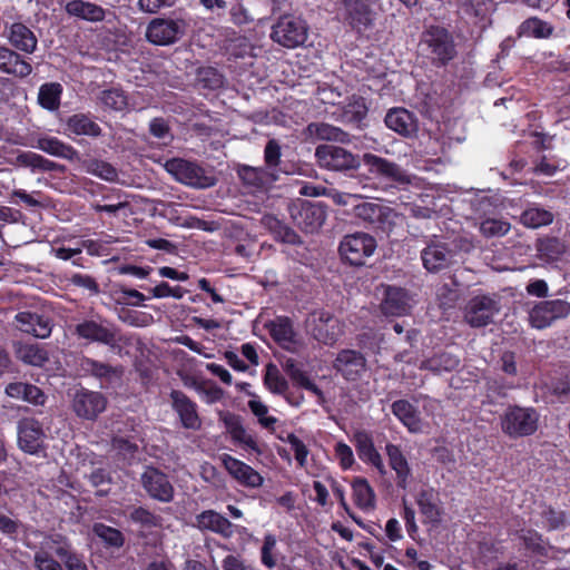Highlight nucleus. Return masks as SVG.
<instances>
[{
  "label": "nucleus",
  "mask_w": 570,
  "mask_h": 570,
  "mask_svg": "<svg viewBox=\"0 0 570 570\" xmlns=\"http://www.w3.org/2000/svg\"><path fill=\"white\" fill-rule=\"evenodd\" d=\"M248 407L252 413L258 419L259 424L265 429H273L277 419L268 415V407L259 400H249Z\"/></svg>",
  "instance_id": "obj_61"
},
{
  "label": "nucleus",
  "mask_w": 570,
  "mask_h": 570,
  "mask_svg": "<svg viewBox=\"0 0 570 570\" xmlns=\"http://www.w3.org/2000/svg\"><path fill=\"white\" fill-rule=\"evenodd\" d=\"M391 410L409 432H424L425 423L423 422L419 410L407 400L394 401L391 405Z\"/></svg>",
  "instance_id": "obj_27"
},
{
  "label": "nucleus",
  "mask_w": 570,
  "mask_h": 570,
  "mask_svg": "<svg viewBox=\"0 0 570 570\" xmlns=\"http://www.w3.org/2000/svg\"><path fill=\"white\" fill-rule=\"evenodd\" d=\"M313 336L324 344H332L338 335V322L330 313L314 312L308 318Z\"/></svg>",
  "instance_id": "obj_22"
},
{
  "label": "nucleus",
  "mask_w": 570,
  "mask_h": 570,
  "mask_svg": "<svg viewBox=\"0 0 570 570\" xmlns=\"http://www.w3.org/2000/svg\"><path fill=\"white\" fill-rule=\"evenodd\" d=\"M570 315V302L563 298L546 299L534 303L528 311L531 327L544 330Z\"/></svg>",
  "instance_id": "obj_5"
},
{
  "label": "nucleus",
  "mask_w": 570,
  "mask_h": 570,
  "mask_svg": "<svg viewBox=\"0 0 570 570\" xmlns=\"http://www.w3.org/2000/svg\"><path fill=\"white\" fill-rule=\"evenodd\" d=\"M65 9L68 14L90 22H100L106 17V10L102 7L83 0L68 1Z\"/></svg>",
  "instance_id": "obj_36"
},
{
  "label": "nucleus",
  "mask_w": 570,
  "mask_h": 570,
  "mask_svg": "<svg viewBox=\"0 0 570 570\" xmlns=\"http://www.w3.org/2000/svg\"><path fill=\"white\" fill-rule=\"evenodd\" d=\"M352 488L354 502L360 509L364 511L374 509L375 494L373 489L365 479L354 480Z\"/></svg>",
  "instance_id": "obj_45"
},
{
  "label": "nucleus",
  "mask_w": 570,
  "mask_h": 570,
  "mask_svg": "<svg viewBox=\"0 0 570 570\" xmlns=\"http://www.w3.org/2000/svg\"><path fill=\"white\" fill-rule=\"evenodd\" d=\"M333 367L341 373L345 380L356 381L366 370V360L360 352L343 350L337 354Z\"/></svg>",
  "instance_id": "obj_19"
},
{
  "label": "nucleus",
  "mask_w": 570,
  "mask_h": 570,
  "mask_svg": "<svg viewBox=\"0 0 570 570\" xmlns=\"http://www.w3.org/2000/svg\"><path fill=\"white\" fill-rule=\"evenodd\" d=\"M220 460L230 476L240 485L249 489H257L263 485L264 478L247 463L226 453L220 456Z\"/></svg>",
  "instance_id": "obj_16"
},
{
  "label": "nucleus",
  "mask_w": 570,
  "mask_h": 570,
  "mask_svg": "<svg viewBox=\"0 0 570 570\" xmlns=\"http://www.w3.org/2000/svg\"><path fill=\"white\" fill-rule=\"evenodd\" d=\"M363 161L368 167L370 173L390 179L399 186L412 183V177L393 161L374 154H364Z\"/></svg>",
  "instance_id": "obj_14"
},
{
  "label": "nucleus",
  "mask_w": 570,
  "mask_h": 570,
  "mask_svg": "<svg viewBox=\"0 0 570 570\" xmlns=\"http://www.w3.org/2000/svg\"><path fill=\"white\" fill-rule=\"evenodd\" d=\"M286 442L291 445L298 466L305 468L307 464V456L309 454V450L307 449V446L294 433H289L287 435Z\"/></svg>",
  "instance_id": "obj_63"
},
{
  "label": "nucleus",
  "mask_w": 570,
  "mask_h": 570,
  "mask_svg": "<svg viewBox=\"0 0 570 570\" xmlns=\"http://www.w3.org/2000/svg\"><path fill=\"white\" fill-rule=\"evenodd\" d=\"M268 328L271 336L285 348L295 343V333L287 317H277L271 322Z\"/></svg>",
  "instance_id": "obj_41"
},
{
  "label": "nucleus",
  "mask_w": 570,
  "mask_h": 570,
  "mask_svg": "<svg viewBox=\"0 0 570 570\" xmlns=\"http://www.w3.org/2000/svg\"><path fill=\"white\" fill-rule=\"evenodd\" d=\"M92 530L97 537L111 547L119 548L124 544L125 539L122 533L115 528L104 523H96Z\"/></svg>",
  "instance_id": "obj_57"
},
{
  "label": "nucleus",
  "mask_w": 570,
  "mask_h": 570,
  "mask_svg": "<svg viewBox=\"0 0 570 570\" xmlns=\"http://www.w3.org/2000/svg\"><path fill=\"white\" fill-rule=\"evenodd\" d=\"M315 157L320 166L328 170L345 171L356 169L360 166L356 155L335 145L318 146L315 150Z\"/></svg>",
  "instance_id": "obj_10"
},
{
  "label": "nucleus",
  "mask_w": 570,
  "mask_h": 570,
  "mask_svg": "<svg viewBox=\"0 0 570 570\" xmlns=\"http://www.w3.org/2000/svg\"><path fill=\"white\" fill-rule=\"evenodd\" d=\"M419 49L422 57L436 68L448 66L458 56L453 33L442 26L428 27L421 35Z\"/></svg>",
  "instance_id": "obj_1"
},
{
  "label": "nucleus",
  "mask_w": 570,
  "mask_h": 570,
  "mask_svg": "<svg viewBox=\"0 0 570 570\" xmlns=\"http://www.w3.org/2000/svg\"><path fill=\"white\" fill-rule=\"evenodd\" d=\"M308 132L322 140H334L344 142L347 140V134L338 127L326 122H312L307 127Z\"/></svg>",
  "instance_id": "obj_50"
},
{
  "label": "nucleus",
  "mask_w": 570,
  "mask_h": 570,
  "mask_svg": "<svg viewBox=\"0 0 570 570\" xmlns=\"http://www.w3.org/2000/svg\"><path fill=\"white\" fill-rule=\"evenodd\" d=\"M460 364V360L448 352H442L433 355L432 357L421 363V368L429 370L434 373H441L443 371L450 372L455 370Z\"/></svg>",
  "instance_id": "obj_46"
},
{
  "label": "nucleus",
  "mask_w": 570,
  "mask_h": 570,
  "mask_svg": "<svg viewBox=\"0 0 570 570\" xmlns=\"http://www.w3.org/2000/svg\"><path fill=\"white\" fill-rule=\"evenodd\" d=\"M384 122L387 128L404 137H411L417 131V119L412 112L402 107L390 109Z\"/></svg>",
  "instance_id": "obj_25"
},
{
  "label": "nucleus",
  "mask_w": 570,
  "mask_h": 570,
  "mask_svg": "<svg viewBox=\"0 0 570 570\" xmlns=\"http://www.w3.org/2000/svg\"><path fill=\"white\" fill-rule=\"evenodd\" d=\"M36 148L42 150L43 153L67 159L70 161L79 159V153L71 145L63 142L57 137L52 136H42L37 139Z\"/></svg>",
  "instance_id": "obj_34"
},
{
  "label": "nucleus",
  "mask_w": 570,
  "mask_h": 570,
  "mask_svg": "<svg viewBox=\"0 0 570 570\" xmlns=\"http://www.w3.org/2000/svg\"><path fill=\"white\" fill-rule=\"evenodd\" d=\"M111 446L124 460L134 459L135 454L138 452V444L122 436L114 438Z\"/></svg>",
  "instance_id": "obj_62"
},
{
  "label": "nucleus",
  "mask_w": 570,
  "mask_h": 570,
  "mask_svg": "<svg viewBox=\"0 0 570 570\" xmlns=\"http://www.w3.org/2000/svg\"><path fill=\"white\" fill-rule=\"evenodd\" d=\"M553 26L547 21H543L537 17H531L524 20L519 27V36L547 39L553 33Z\"/></svg>",
  "instance_id": "obj_42"
},
{
  "label": "nucleus",
  "mask_w": 570,
  "mask_h": 570,
  "mask_svg": "<svg viewBox=\"0 0 570 570\" xmlns=\"http://www.w3.org/2000/svg\"><path fill=\"white\" fill-rule=\"evenodd\" d=\"M164 167L175 180L193 188H209L217 181L212 171L200 167L196 163L181 158L168 159Z\"/></svg>",
  "instance_id": "obj_2"
},
{
  "label": "nucleus",
  "mask_w": 570,
  "mask_h": 570,
  "mask_svg": "<svg viewBox=\"0 0 570 570\" xmlns=\"http://www.w3.org/2000/svg\"><path fill=\"white\" fill-rule=\"evenodd\" d=\"M500 312V302L491 295H476L465 305L464 320L472 327H484Z\"/></svg>",
  "instance_id": "obj_9"
},
{
  "label": "nucleus",
  "mask_w": 570,
  "mask_h": 570,
  "mask_svg": "<svg viewBox=\"0 0 570 570\" xmlns=\"http://www.w3.org/2000/svg\"><path fill=\"white\" fill-rule=\"evenodd\" d=\"M8 40L16 50L28 55L33 53L38 47V38L33 31L21 22L10 26Z\"/></svg>",
  "instance_id": "obj_30"
},
{
  "label": "nucleus",
  "mask_w": 570,
  "mask_h": 570,
  "mask_svg": "<svg viewBox=\"0 0 570 570\" xmlns=\"http://www.w3.org/2000/svg\"><path fill=\"white\" fill-rule=\"evenodd\" d=\"M75 334L78 338L89 343H100L108 346H115L117 343V331L106 320H83L75 327Z\"/></svg>",
  "instance_id": "obj_11"
},
{
  "label": "nucleus",
  "mask_w": 570,
  "mask_h": 570,
  "mask_svg": "<svg viewBox=\"0 0 570 570\" xmlns=\"http://www.w3.org/2000/svg\"><path fill=\"white\" fill-rule=\"evenodd\" d=\"M541 515L544 519V527L550 531L560 530L566 525V515L562 511L548 507L543 509Z\"/></svg>",
  "instance_id": "obj_64"
},
{
  "label": "nucleus",
  "mask_w": 570,
  "mask_h": 570,
  "mask_svg": "<svg viewBox=\"0 0 570 570\" xmlns=\"http://www.w3.org/2000/svg\"><path fill=\"white\" fill-rule=\"evenodd\" d=\"M66 134L68 136H87L98 138L102 135L101 127L87 114H75L66 121Z\"/></svg>",
  "instance_id": "obj_33"
},
{
  "label": "nucleus",
  "mask_w": 570,
  "mask_h": 570,
  "mask_svg": "<svg viewBox=\"0 0 570 570\" xmlns=\"http://www.w3.org/2000/svg\"><path fill=\"white\" fill-rule=\"evenodd\" d=\"M100 102L112 110H124L127 106V98L119 89L104 90L100 95Z\"/></svg>",
  "instance_id": "obj_59"
},
{
  "label": "nucleus",
  "mask_w": 570,
  "mask_h": 570,
  "mask_svg": "<svg viewBox=\"0 0 570 570\" xmlns=\"http://www.w3.org/2000/svg\"><path fill=\"white\" fill-rule=\"evenodd\" d=\"M367 115V107L362 97L353 96L343 107V117L350 122H360Z\"/></svg>",
  "instance_id": "obj_56"
},
{
  "label": "nucleus",
  "mask_w": 570,
  "mask_h": 570,
  "mask_svg": "<svg viewBox=\"0 0 570 570\" xmlns=\"http://www.w3.org/2000/svg\"><path fill=\"white\" fill-rule=\"evenodd\" d=\"M537 257L546 263H556L567 252L566 244L557 237H543L535 244Z\"/></svg>",
  "instance_id": "obj_37"
},
{
  "label": "nucleus",
  "mask_w": 570,
  "mask_h": 570,
  "mask_svg": "<svg viewBox=\"0 0 570 570\" xmlns=\"http://www.w3.org/2000/svg\"><path fill=\"white\" fill-rule=\"evenodd\" d=\"M353 214L363 222L376 226L383 219H386L392 214V210L376 203L361 202L354 205Z\"/></svg>",
  "instance_id": "obj_40"
},
{
  "label": "nucleus",
  "mask_w": 570,
  "mask_h": 570,
  "mask_svg": "<svg viewBox=\"0 0 570 570\" xmlns=\"http://www.w3.org/2000/svg\"><path fill=\"white\" fill-rule=\"evenodd\" d=\"M62 94V86L58 82H47L39 88L38 102L39 105L49 110L55 111L60 107V98Z\"/></svg>",
  "instance_id": "obj_43"
},
{
  "label": "nucleus",
  "mask_w": 570,
  "mask_h": 570,
  "mask_svg": "<svg viewBox=\"0 0 570 570\" xmlns=\"http://www.w3.org/2000/svg\"><path fill=\"white\" fill-rule=\"evenodd\" d=\"M412 308V298L409 293L400 287L389 286L385 297L381 303L382 313L386 316H403Z\"/></svg>",
  "instance_id": "obj_24"
},
{
  "label": "nucleus",
  "mask_w": 570,
  "mask_h": 570,
  "mask_svg": "<svg viewBox=\"0 0 570 570\" xmlns=\"http://www.w3.org/2000/svg\"><path fill=\"white\" fill-rule=\"evenodd\" d=\"M490 8V0H465L461 4L462 12L475 23L487 18Z\"/></svg>",
  "instance_id": "obj_54"
},
{
  "label": "nucleus",
  "mask_w": 570,
  "mask_h": 570,
  "mask_svg": "<svg viewBox=\"0 0 570 570\" xmlns=\"http://www.w3.org/2000/svg\"><path fill=\"white\" fill-rule=\"evenodd\" d=\"M16 353L20 361L32 366H42L49 360L47 350L39 344H20Z\"/></svg>",
  "instance_id": "obj_44"
},
{
  "label": "nucleus",
  "mask_w": 570,
  "mask_h": 570,
  "mask_svg": "<svg viewBox=\"0 0 570 570\" xmlns=\"http://www.w3.org/2000/svg\"><path fill=\"white\" fill-rule=\"evenodd\" d=\"M237 175L242 183L252 191L267 189L278 178V174L266 169L265 167H253L240 165L237 168Z\"/></svg>",
  "instance_id": "obj_21"
},
{
  "label": "nucleus",
  "mask_w": 570,
  "mask_h": 570,
  "mask_svg": "<svg viewBox=\"0 0 570 570\" xmlns=\"http://www.w3.org/2000/svg\"><path fill=\"white\" fill-rule=\"evenodd\" d=\"M264 384L273 394L284 395L288 390V382L282 375L278 367L273 363H268L266 365Z\"/></svg>",
  "instance_id": "obj_49"
},
{
  "label": "nucleus",
  "mask_w": 570,
  "mask_h": 570,
  "mask_svg": "<svg viewBox=\"0 0 570 570\" xmlns=\"http://www.w3.org/2000/svg\"><path fill=\"white\" fill-rule=\"evenodd\" d=\"M294 224L305 233H315L324 224L326 212L321 204L296 200L288 207Z\"/></svg>",
  "instance_id": "obj_8"
},
{
  "label": "nucleus",
  "mask_w": 570,
  "mask_h": 570,
  "mask_svg": "<svg viewBox=\"0 0 570 570\" xmlns=\"http://www.w3.org/2000/svg\"><path fill=\"white\" fill-rule=\"evenodd\" d=\"M107 407L106 396L97 391L78 390L72 399V410L83 420H96Z\"/></svg>",
  "instance_id": "obj_12"
},
{
  "label": "nucleus",
  "mask_w": 570,
  "mask_h": 570,
  "mask_svg": "<svg viewBox=\"0 0 570 570\" xmlns=\"http://www.w3.org/2000/svg\"><path fill=\"white\" fill-rule=\"evenodd\" d=\"M308 24L301 17L285 13L272 27L271 38L287 49L303 46L308 38Z\"/></svg>",
  "instance_id": "obj_3"
},
{
  "label": "nucleus",
  "mask_w": 570,
  "mask_h": 570,
  "mask_svg": "<svg viewBox=\"0 0 570 570\" xmlns=\"http://www.w3.org/2000/svg\"><path fill=\"white\" fill-rule=\"evenodd\" d=\"M141 484L150 498L160 502H170L174 499V487L168 476L155 468H148L141 474Z\"/></svg>",
  "instance_id": "obj_17"
},
{
  "label": "nucleus",
  "mask_w": 570,
  "mask_h": 570,
  "mask_svg": "<svg viewBox=\"0 0 570 570\" xmlns=\"http://www.w3.org/2000/svg\"><path fill=\"white\" fill-rule=\"evenodd\" d=\"M281 145L276 139H269L264 149L265 168L279 175L277 167L281 163Z\"/></svg>",
  "instance_id": "obj_60"
},
{
  "label": "nucleus",
  "mask_w": 570,
  "mask_h": 570,
  "mask_svg": "<svg viewBox=\"0 0 570 570\" xmlns=\"http://www.w3.org/2000/svg\"><path fill=\"white\" fill-rule=\"evenodd\" d=\"M521 222L530 228L547 226L553 222V214L540 207H530L521 215Z\"/></svg>",
  "instance_id": "obj_52"
},
{
  "label": "nucleus",
  "mask_w": 570,
  "mask_h": 570,
  "mask_svg": "<svg viewBox=\"0 0 570 570\" xmlns=\"http://www.w3.org/2000/svg\"><path fill=\"white\" fill-rule=\"evenodd\" d=\"M16 165L21 167H28L32 171H62L63 166L55 161H51L43 156L33 151H22L16 157Z\"/></svg>",
  "instance_id": "obj_39"
},
{
  "label": "nucleus",
  "mask_w": 570,
  "mask_h": 570,
  "mask_svg": "<svg viewBox=\"0 0 570 570\" xmlns=\"http://www.w3.org/2000/svg\"><path fill=\"white\" fill-rule=\"evenodd\" d=\"M171 409L178 415L180 424L187 430L198 431L202 428V419L197 404L179 390H173L169 394Z\"/></svg>",
  "instance_id": "obj_15"
},
{
  "label": "nucleus",
  "mask_w": 570,
  "mask_h": 570,
  "mask_svg": "<svg viewBox=\"0 0 570 570\" xmlns=\"http://www.w3.org/2000/svg\"><path fill=\"white\" fill-rule=\"evenodd\" d=\"M265 224L275 235L276 239L291 245L301 244V237L288 226L284 225L275 217H266Z\"/></svg>",
  "instance_id": "obj_53"
},
{
  "label": "nucleus",
  "mask_w": 570,
  "mask_h": 570,
  "mask_svg": "<svg viewBox=\"0 0 570 570\" xmlns=\"http://www.w3.org/2000/svg\"><path fill=\"white\" fill-rule=\"evenodd\" d=\"M421 259L426 271L436 273L455 262V252L449 243L432 240L422 249Z\"/></svg>",
  "instance_id": "obj_13"
},
{
  "label": "nucleus",
  "mask_w": 570,
  "mask_h": 570,
  "mask_svg": "<svg viewBox=\"0 0 570 570\" xmlns=\"http://www.w3.org/2000/svg\"><path fill=\"white\" fill-rule=\"evenodd\" d=\"M0 71L17 78L32 73V66L16 50L0 45Z\"/></svg>",
  "instance_id": "obj_26"
},
{
  "label": "nucleus",
  "mask_w": 570,
  "mask_h": 570,
  "mask_svg": "<svg viewBox=\"0 0 570 570\" xmlns=\"http://www.w3.org/2000/svg\"><path fill=\"white\" fill-rule=\"evenodd\" d=\"M511 229V224L502 218L487 217L480 222L479 230L485 238L502 237Z\"/></svg>",
  "instance_id": "obj_51"
},
{
  "label": "nucleus",
  "mask_w": 570,
  "mask_h": 570,
  "mask_svg": "<svg viewBox=\"0 0 570 570\" xmlns=\"http://www.w3.org/2000/svg\"><path fill=\"white\" fill-rule=\"evenodd\" d=\"M354 443L360 459L375 466L381 474L385 473V466L381 454L376 451L371 435L365 431L354 434Z\"/></svg>",
  "instance_id": "obj_32"
},
{
  "label": "nucleus",
  "mask_w": 570,
  "mask_h": 570,
  "mask_svg": "<svg viewBox=\"0 0 570 570\" xmlns=\"http://www.w3.org/2000/svg\"><path fill=\"white\" fill-rule=\"evenodd\" d=\"M377 247L376 239L363 232L345 235L338 245L343 262L352 266H364Z\"/></svg>",
  "instance_id": "obj_4"
},
{
  "label": "nucleus",
  "mask_w": 570,
  "mask_h": 570,
  "mask_svg": "<svg viewBox=\"0 0 570 570\" xmlns=\"http://www.w3.org/2000/svg\"><path fill=\"white\" fill-rule=\"evenodd\" d=\"M539 414L532 407L510 406L501 419L502 431L511 438L528 436L538 429Z\"/></svg>",
  "instance_id": "obj_6"
},
{
  "label": "nucleus",
  "mask_w": 570,
  "mask_h": 570,
  "mask_svg": "<svg viewBox=\"0 0 570 570\" xmlns=\"http://www.w3.org/2000/svg\"><path fill=\"white\" fill-rule=\"evenodd\" d=\"M80 366L85 373L99 379L106 385H112L120 382L124 374V368L121 366H111L107 363L98 362L89 357L82 358Z\"/></svg>",
  "instance_id": "obj_28"
},
{
  "label": "nucleus",
  "mask_w": 570,
  "mask_h": 570,
  "mask_svg": "<svg viewBox=\"0 0 570 570\" xmlns=\"http://www.w3.org/2000/svg\"><path fill=\"white\" fill-rule=\"evenodd\" d=\"M61 542H65V537L61 534H50L43 538L33 557L36 570H63L61 563L55 560L51 554V552L57 554V549L62 544Z\"/></svg>",
  "instance_id": "obj_20"
},
{
  "label": "nucleus",
  "mask_w": 570,
  "mask_h": 570,
  "mask_svg": "<svg viewBox=\"0 0 570 570\" xmlns=\"http://www.w3.org/2000/svg\"><path fill=\"white\" fill-rule=\"evenodd\" d=\"M416 503L420 512L426 521L432 523L440 522V511L435 503V492L433 489L420 491L416 498Z\"/></svg>",
  "instance_id": "obj_47"
},
{
  "label": "nucleus",
  "mask_w": 570,
  "mask_h": 570,
  "mask_svg": "<svg viewBox=\"0 0 570 570\" xmlns=\"http://www.w3.org/2000/svg\"><path fill=\"white\" fill-rule=\"evenodd\" d=\"M347 18L354 27H368L375 18L374 2L370 0H344Z\"/></svg>",
  "instance_id": "obj_31"
},
{
  "label": "nucleus",
  "mask_w": 570,
  "mask_h": 570,
  "mask_svg": "<svg viewBox=\"0 0 570 570\" xmlns=\"http://www.w3.org/2000/svg\"><path fill=\"white\" fill-rule=\"evenodd\" d=\"M18 330L35 337L46 338L50 336L52 323L49 317L32 312H19L14 316Z\"/></svg>",
  "instance_id": "obj_23"
},
{
  "label": "nucleus",
  "mask_w": 570,
  "mask_h": 570,
  "mask_svg": "<svg viewBox=\"0 0 570 570\" xmlns=\"http://www.w3.org/2000/svg\"><path fill=\"white\" fill-rule=\"evenodd\" d=\"M45 433L41 424L33 419H24L18 424L19 448L29 454H37L43 449Z\"/></svg>",
  "instance_id": "obj_18"
},
{
  "label": "nucleus",
  "mask_w": 570,
  "mask_h": 570,
  "mask_svg": "<svg viewBox=\"0 0 570 570\" xmlns=\"http://www.w3.org/2000/svg\"><path fill=\"white\" fill-rule=\"evenodd\" d=\"M389 464L396 473L397 487L406 489L409 478L411 476V468L399 445L389 443L385 446Z\"/></svg>",
  "instance_id": "obj_35"
},
{
  "label": "nucleus",
  "mask_w": 570,
  "mask_h": 570,
  "mask_svg": "<svg viewBox=\"0 0 570 570\" xmlns=\"http://www.w3.org/2000/svg\"><path fill=\"white\" fill-rule=\"evenodd\" d=\"M83 168L87 174L94 175L109 183H114L118 179L117 169L106 160L97 158L85 160Z\"/></svg>",
  "instance_id": "obj_48"
},
{
  "label": "nucleus",
  "mask_w": 570,
  "mask_h": 570,
  "mask_svg": "<svg viewBox=\"0 0 570 570\" xmlns=\"http://www.w3.org/2000/svg\"><path fill=\"white\" fill-rule=\"evenodd\" d=\"M61 543L57 549V557L63 561L67 570H88L83 560L72 551L66 537L65 542Z\"/></svg>",
  "instance_id": "obj_55"
},
{
  "label": "nucleus",
  "mask_w": 570,
  "mask_h": 570,
  "mask_svg": "<svg viewBox=\"0 0 570 570\" xmlns=\"http://www.w3.org/2000/svg\"><path fill=\"white\" fill-rule=\"evenodd\" d=\"M187 23L184 19L155 18L146 28V39L156 46H169L177 42L185 33Z\"/></svg>",
  "instance_id": "obj_7"
},
{
  "label": "nucleus",
  "mask_w": 570,
  "mask_h": 570,
  "mask_svg": "<svg viewBox=\"0 0 570 570\" xmlns=\"http://www.w3.org/2000/svg\"><path fill=\"white\" fill-rule=\"evenodd\" d=\"M223 421L234 442L261 453L256 439L246 431L236 415L227 414L224 416Z\"/></svg>",
  "instance_id": "obj_38"
},
{
  "label": "nucleus",
  "mask_w": 570,
  "mask_h": 570,
  "mask_svg": "<svg viewBox=\"0 0 570 570\" xmlns=\"http://www.w3.org/2000/svg\"><path fill=\"white\" fill-rule=\"evenodd\" d=\"M129 519L142 528L150 529L159 525L160 518L146 508H134L129 513Z\"/></svg>",
  "instance_id": "obj_58"
},
{
  "label": "nucleus",
  "mask_w": 570,
  "mask_h": 570,
  "mask_svg": "<svg viewBox=\"0 0 570 570\" xmlns=\"http://www.w3.org/2000/svg\"><path fill=\"white\" fill-rule=\"evenodd\" d=\"M196 527L203 531L215 532L224 538H230L234 534L233 523L214 510H206L199 513L196 517Z\"/></svg>",
  "instance_id": "obj_29"
}]
</instances>
